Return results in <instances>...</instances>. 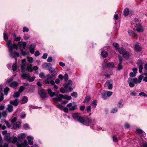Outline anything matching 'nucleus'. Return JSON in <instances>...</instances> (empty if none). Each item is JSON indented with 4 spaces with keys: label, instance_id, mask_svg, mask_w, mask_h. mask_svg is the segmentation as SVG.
Returning <instances> with one entry per match:
<instances>
[{
    "label": "nucleus",
    "instance_id": "18",
    "mask_svg": "<svg viewBox=\"0 0 147 147\" xmlns=\"http://www.w3.org/2000/svg\"><path fill=\"white\" fill-rule=\"evenodd\" d=\"M127 82L129 84V86L131 87H133L135 86L134 78H129L127 80Z\"/></svg>",
    "mask_w": 147,
    "mask_h": 147
},
{
    "label": "nucleus",
    "instance_id": "19",
    "mask_svg": "<svg viewBox=\"0 0 147 147\" xmlns=\"http://www.w3.org/2000/svg\"><path fill=\"white\" fill-rule=\"evenodd\" d=\"M17 138L16 137H11L9 138L7 141L9 142H11L13 143H15L17 141Z\"/></svg>",
    "mask_w": 147,
    "mask_h": 147
},
{
    "label": "nucleus",
    "instance_id": "27",
    "mask_svg": "<svg viewBox=\"0 0 147 147\" xmlns=\"http://www.w3.org/2000/svg\"><path fill=\"white\" fill-rule=\"evenodd\" d=\"M117 51L120 54L122 55H123L126 52L125 49L123 47H121L119 48Z\"/></svg>",
    "mask_w": 147,
    "mask_h": 147
},
{
    "label": "nucleus",
    "instance_id": "28",
    "mask_svg": "<svg viewBox=\"0 0 147 147\" xmlns=\"http://www.w3.org/2000/svg\"><path fill=\"white\" fill-rule=\"evenodd\" d=\"M128 33L131 36H133L135 38H137L138 37L137 35L135 34L132 30H129L128 31Z\"/></svg>",
    "mask_w": 147,
    "mask_h": 147
},
{
    "label": "nucleus",
    "instance_id": "56",
    "mask_svg": "<svg viewBox=\"0 0 147 147\" xmlns=\"http://www.w3.org/2000/svg\"><path fill=\"white\" fill-rule=\"evenodd\" d=\"M86 111L88 112H90L91 111V107L90 106H88L86 107Z\"/></svg>",
    "mask_w": 147,
    "mask_h": 147
},
{
    "label": "nucleus",
    "instance_id": "1",
    "mask_svg": "<svg viewBox=\"0 0 147 147\" xmlns=\"http://www.w3.org/2000/svg\"><path fill=\"white\" fill-rule=\"evenodd\" d=\"M7 46L8 48V51L10 53V56L13 58H15L19 56V53L15 51L18 50V48L16 45L12 44L11 40L8 41L7 43Z\"/></svg>",
    "mask_w": 147,
    "mask_h": 147
},
{
    "label": "nucleus",
    "instance_id": "2",
    "mask_svg": "<svg viewBox=\"0 0 147 147\" xmlns=\"http://www.w3.org/2000/svg\"><path fill=\"white\" fill-rule=\"evenodd\" d=\"M72 115L75 121L79 122L84 125L89 126L91 121V119L89 118L81 117L80 114L79 113H72Z\"/></svg>",
    "mask_w": 147,
    "mask_h": 147
},
{
    "label": "nucleus",
    "instance_id": "59",
    "mask_svg": "<svg viewBox=\"0 0 147 147\" xmlns=\"http://www.w3.org/2000/svg\"><path fill=\"white\" fill-rule=\"evenodd\" d=\"M27 138L28 140H33L34 139V138L33 136H28Z\"/></svg>",
    "mask_w": 147,
    "mask_h": 147
},
{
    "label": "nucleus",
    "instance_id": "40",
    "mask_svg": "<svg viewBox=\"0 0 147 147\" xmlns=\"http://www.w3.org/2000/svg\"><path fill=\"white\" fill-rule=\"evenodd\" d=\"M91 98L90 96H86L84 101V102H88L90 100Z\"/></svg>",
    "mask_w": 147,
    "mask_h": 147
},
{
    "label": "nucleus",
    "instance_id": "36",
    "mask_svg": "<svg viewBox=\"0 0 147 147\" xmlns=\"http://www.w3.org/2000/svg\"><path fill=\"white\" fill-rule=\"evenodd\" d=\"M17 66L18 65L17 63H15L13 64L12 65V68L13 71H15L17 69Z\"/></svg>",
    "mask_w": 147,
    "mask_h": 147
},
{
    "label": "nucleus",
    "instance_id": "53",
    "mask_svg": "<svg viewBox=\"0 0 147 147\" xmlns=\"http://www.w3.org/2000/svg\"><path fill=\"white\" fill-rule=\"evenodd\" d=\"M24 89L25 88L23 86H21L19 88V92L20 93H21L23 91Z\"/></svg>",
    "mask_w": 147,
    "mask_h": 147
},
{
    "label": "nucleus",
    "instance_id": "54",
    "mask_svg": "<svg viewBox=\"0 0 147 147\" xmlns=\"http://www.w3.org/2000/svg\"><path fill=\"white\" fill-rule=\"evenodd\" d=\"M23 127L25 129H27L29 128V126L27 124H24L23 126Z\"/></svg>",
    "mask_w": 147,
    "mask_h": 147
},
{
    "label": "nucleus",
    "instance_id": "31",
    "mask_svg": "<svg viewBox=\"0 0 147 147\" xmlns=\"http://www.w3.org/2000/svg\"><path fill=\"white\" fill-rule=\"evenodd\" d=\"M26 135L24 133H21L19 134L18 136V138L19 139H23L25 138Z\"/></svg>",
    "mask_w": 147,
    "mask_h": 147
},
{
    "label": "nucleus",
    "instance_id": "39",
    "mask_svg": "<svg viewBox=\"0 0 147 147\" xmlns=\"http://www.w3.org/2000/svg\"><path fill=\"white\" fill-rule=\"evenodd\" d=\"M107 95L106 91H103L102 94V98L105 100L106 99L107 96Z\"/></svg>",
    "mask_w": 147,
    "mask_h": 147
},
{
    "label": "nucleus",
    "instance_id": "14",
    "mask_svg": "<svg viewBox=\"0 0 147 147\" xmlns=\"http://www.w3.org/2000/svg\"><path fill=\"white\" fill-rule=\"evenodd\" d=\"M38 93L42 98L44 99L46 97V94L45 92L44 89H41L39 90Z\"/></svg>",
    "mask_w": 147,
    "mask_h": 147
},
{
    "label": "nucleus",
    "instance_id": "23",
    "mask_svg": "<svg viewBox=\"0 0 147 147\" xmlns=\"http://www.w3.org/2000/svg\"><path fill=\"white\" fill-rule=\"evenodd\" d=\"M136 132L140 134L141 136L144 137L146 134L142 130L140 129H136Z\"/></svg>",
    "mask_w": 147,
    "mask_h": 147
},
{
    "label": "nucleus",
    "instance_id": "50",
    "mask_svg": "<svg viewBox=\"0 0 147 147\" xmlns=\"http://www.w3.org/2000/svg\"><path fill=\"white\" fill-rule=\"evenodd\" d=\"M117 109L116 107H115L111 111V112L113 113H115L117 111Z\"/></svg>",
    "mask_w": 147,
    "mask_h": 147
},
{
    "label": "nucleus",
    "instance_id": "22",
    "mask_svg": "<svg viewBox=\"0 0 147 147\" xmlns=\"http://www.w3.org/2000/svg\"><path fill=\"white\" fill-rule=\"evenodd\" d=\"M10 103L15 106L18 105V101L17 99H15L14 100H11L10 102Z\"/></svg>",
    "mask_w": 147,
    "mask_h": 147
},
{
    "label": "nucleus",
    "instance_id": "29",
    "mask_svg": "<svg viewBox=\"0 0 147 147\" xmlns=\"http://www.w3.org/2000/svg\"><path fill=\"white\" fill-rule=\"evenodd\" d=\"M13 107L11 105L9 104L8 105V107L6 109V110L7 111L9 112H12L13 111Z\"/></svg>",
    "mask_w": 147,
    "mask_h": 147
},
{
    "label": "nucleus",
    "instance_id": "32",
    "mask_svg": "<svg viewBox=\"0 0 147 147\" xmlns=\"http://www.w3.org/2000/svg\"><path fill=\"white\" fill-rule=\"evenodd\" d=\"M107 66L109 68H112L114 67V65L112 62H109L106 64Z\"/></svg>",
    "mask_w": 147,
    "mask_h": 147
},
{
    "label": "nucleus",
    "instance_id": "34",
    "mask_svg": "<svg viewBox=\"0 0 147 147\" xmlns=\"http://www.w3.org/2000/svg\"><path fill=\"white\" fill-rule=\"evenodd\" d=\"M28 101V98L26 96L23 97V98L21 100L20 103L21 104H24Z\"/></svg>",
    "mask_w": 147,
    "mask_h": 147
},
{
    "label": "nucleus",
    "instance_id": "64",
    "mask_svg": "<svg viewBox=\"0 0 147 147\" xmlns=\"http://www.w3.org/2000/svg\"><path fill=\"white\" fill-rule=\"evenodd\" d=\"M141 147H147V143H143L142 145L141 146Z\"/></svg>",
    "mask_w": 147,
    "mask_h": 147
},
{
    "label": "nucleus",
    "instance_id": "13",
    "mask_svg": "<svg viewBox=\"0 0 147 147\" xmlns=\"http://www.w3.org/2000/svg\"><path fill=\"white\" fill-rule=\"evenodd\" d=\"M143 78V77L142 75H140L138 76V78H134V83L135 84L140 83L141 82Z\"/></svg>",
    "mask_w": 147,
    "mask_h": 147
},
{
    "label": "nucleus",
    "instance_id": "15",
    "mask_svg": "<svg viewBox=\"0 0 147 147\" xmlns=\"http://www.w3.org/2000/svg\"><path fill=\"white\" fill-rule=\"evenodd\" d=\"M122 57L120 56H119V64L118 65V69L119 70H121L123 68V66L122 65Z\"/></svg>",
    "mask_w": 147,
    "mask_h": 147
},
{
    "label": "nucleus",
    "instance_id": "38",
    "mask_svg": "<svg viewBox=\"0 0 147 147\" xmlns=\"http://www.w3.org/2000/svg\"><path fill=\"white\" fill-rule=\"evenodd\" d=\"M113 46L115 47V49L117 51L119 49V44L117 42H114L113 44Z\"/></svg>",
    "mask_w": 147,
    "mask_h": 147
},
{
    "label": "nucleus",
    "instance_id": "8",
    "mask_svg": "<svg viewBox=\"0 0 147 147\" xmlns=\"http://www.w3.org/2000/svg\"><path fill=\"white\" fill-rule=\"evenodd\" d=\"M26 65V59H22L21 65V72L22 73H24L25 71V68Z\"/></svg>",
    "mask_w": 147,
    "mask_h": 147
},
{
    "label": "nucleus",
    "instance_id": "25",
    "mask_svg": "<svg viewBox=\"0 0 147 147\" xmlns=\"http://www.w3.org/2000/svg\"><path fill=\"white\" fill-rule=\"evenodd\" d=\"M35 46L33 44H31L29 47L30 52V53L33 54L34 52Z\"/></svg>",
    "mask_w": 147,
    "mask_h": 147
},
{
    "label": "nucleus",
    "instance_id": "42",
    "mask_svg": "<svg viewBox=\"0 0 147 147\" xmlns=\"http://www.w3.org/2000/svg\"><path fill=\"white\" fill-rule=\"evenodd\" d=\"M20 93L19 92H14L13 96L14 97H18L20 96Z\"/></svg>",
    "mask_w": 147,
    "mask_h": 147
},
{
    "label": "nucleus",
    "instance_id": "37",
    "mask_svg": "<svg viewBox=\"0 0 147 147\" xmlns=\"http://www.w3.org/2000/svg\"><path fill=\"white\" fill-rule=\"evenodd\" d=\"M129 10L128 8H126L125 9L123 12L124 15L125 16H127L129 13Z\"/></svg>",
    "mask_w": 147,
    "mask_h": 147
},
{
    "label": "nucleus",
    "instance_id": "61",
    "mask_svg": "<svg viewBox=\"0 0 147 147\" xmlns=\"http://www.w3.org/2000/svg\"><path fill=\"white\" fill-rule=\"evenodd\" d=\"M2 115L4 117H5L7 115L6 112L5 111L3 112L2 113Z\"/></svg>",
    "mask_w": 147,
    "mask_h": 147
},
{
    "label": "nucleus",
    "instance_id": "58",
    "mask_svg": "<svg viewBox=\"0 0 147 147\" xmlns=\"http://www.w3.org/2000/svg\"><path fill=\"white\" fill-rule=\"evenodd\" d=\"M85 108V106L84 105L81 106L80 107V111H84Z\"/></svg>",
    "mask_w": 147,
    "mask_h": 147
},
{
    "label": "nucleus",
    "instance_id": "45",
    "mask_svg": "<svg viewBox=\"0 0 147 147\" xmlns=\"http://www.w3.org/2000/svg\"><path fill=\"white\" fill-rule=\"evenodd\" d=\"M9 89L8 87L5 88L4 90V93L6 95H7Z\"/></svg>",
    "mask_w": 147,
    "mask_h": 147
},
{
    "label": "nucleus",
    "instance_id": "46",
    "mask_svg": "<svg viewBox=\"0 0 147 147\" xmlns=\"http://www.w3.org/2000/svg\"><path fill=\"white\" fill-rule=\"evenodd\" d=\"M56 106L57 107L61 110H62L63 109V107L60 104H57Z\"/></svg>",
    "mask_w": 147,
    "mask_h": 147
},
{
    "label": "nucleus",
    "instance_id": "21",
    "mask_svg": "<svg viewBox=\"0 0 147 147\" xmlns=\"http://www.w3.org/2000/svg\"><path fill=\"white\" fill-rule=\"evenodd\" d=\"M32 64L29 63H28L27 65V67L25 68V71H27L29 72H32Z\"/></svg>",
    "mask_w": 147,
    "mask_h": 147
},
{
    "label": "nucleus",
    "instance_id": "43",
    "mask_svg": "<svg viewBox=\"0 0 147 147\" xmlns=\"http://www.w3.org/2000/svg\"><path fill=\"white\" fill-rule=\"evenodd\" d=\"M33 59L32 57H30L27 58V61L29 63L31 64L33 61Z\"/></svg>",
    "mask_w": 147,
    "mask_h": 147
},
{
    "label": "nucleus",
    "instance_id": "26",
    "mask_svg": "<svg viewBox=\"0 0 147 147\" xmlns=\"http://www.w3.org/2000/svg\"><path fill=\"white\" fill-rule=\"evenodd\" d=\"M26 43L25 42H19L18 45L20 47H22L23 49H25L26 47Z\"/></svg>",
    "mask_w": 147,
    "mask_h": 147
},
{
    "label": "nucleus",
    "instance_id": "11",
    "mask_svg": "<svg viewBox=\"0 0 147 147\" xmlns=\"http://www.w3.org/2000/svg\"><path fill=\"white\" fill-rule=\"evenodd\" d=\"M137 65L139 67V72L141 73L142 72V69H143V63L142 60L139 59V60L137 63Z\"/></svg>",
    "mask_w": 147,
    "mask_h": 147
},
{
    "label": "nucleus",
    "instance_id": "17",
    "mask_svg": "<svg viewBox=\"0 0 147 147\" xmlns=\"http://www.w3.org/2000/svg\"><path fill=\"white\" fill-rule=\"evenodd\" d=\"M136 31L138 32H142L143 30L142 26L140 24H136L134 26Z\"/></svg>",
    "mask_w": 147,
    "mask_h": 147
},
{
    "label": "nucleus",
    "instance_id": "47",
    "mask_svg": "<svg viewBox=\"0 0 147 147\" xmlns=\"http://www.w3.org/2000/svg\"><path fill=\"white\" fill-rule=\"evenodd\" d=\"M106 93L108 97H110L113 94L112 92L110 91H106Z\"/></svg>",
    "mask_w": 147,
    "mask_h": 147
},
{
    "label": "nucleus",
    "instance_id": "9",
    "mask_svg": "<svg viewBox=\"0 0 147 147\" xmlns=\"http://www.w3.org/2000/svg\"><path fill=\"white\" fill-rule=\"evenodd\" d=\"M72 84V83L71 81L69 80L67 83L65 84L64 86L65 89H68L70 91L72 90V88L71 87Z\"/></svg>",
    "mask_w": 147,
    "mask_h": 147
},
{
    "label": "nucleus",
    "instance_id": "5",
    "mask_svg": "<svg viewBox=\"0 0 147 147\" xmlns=\"http://www.w3.org/2000/svg\"><path fill=\"white\" fill-rule=\"evenodd\" d=\"M13 78L12 77L8 79L7 80V82L9 85L11 87L16 88L18 86L19 83L16 81H13Z\"/></svg>",
    "mask_w": 147,
    "mask_h": 147
},
{
    "label": "nucleus",
    "instance_id": "57",
    "mask_svg": "<svg viewBox=\"0 0 147 147\" xmlns=\"http://www.w3.org/2000/svg\"><path fill=\"white\" fill-rule=\"evenodd\" d=\"M30 36L28 35H24V38L25 40H27L28 39L30 38Z\"/></svg>",
    "mask_w": 147,
    "mask_h": 147
},
{
    "label": "nucleus",
    "instance_id": "30",
    "mask_svg": "<svg viewBox=\"0 0 147 147\" xmlns=\"http://www.w3.org/2000/svg\"><path fill=\"white\" fill-rule=\"evenodd\" d=\"M123 55L124 58L126 59H128L130 56L129 53L127 51L125 53H124Z\"/></svg>",
    "mask_w": 147,
    "mask_h": 147
},
{
    "label": "nucleus",
    "instance_id": "24",
    "mask_svg": "<svg viewBox=\"0 0 147 147\" xmlns=\"http://www.w3.org/2000/svg\"><path fill=\"white\" fill-rule=\"evenodd\" d=\"M21 123L18 121L15 123L13 125V128L15 129H18L20 126Z\"/></svg>",
    "mask_w": 147,
    "mask_h": 147
},
{
    "label": "nucleus",
    "instance_id": "49",
    "mask_svg": "<svg viewBox=\"0 0 147 147\" xmlns=\"http://www.w3.org/2000/svg\"><path fill=\"white\" fill-rule=\"evenodd\" d=\"M4 40L6 41H7L8 39V37L7 35L5 33H4Z\"/></svg>",
    "mask_w": 147,
    "mask_h": 147
},
{
    "label": "nucleus",
    "instance_id": "41",
    "mask_svg": "<svg viewBox=\"0 0 147 147\" xmlns=\"http://www.w3.org/2000/svg\"><path fill=\"white\" fill-rule=\"evenodd\" d=\"M97 102L96 100H94L91 103V105L93 106L94 108H95L96 106Z\"/></svg>",
    "mask_w": 147,
    "mask_h": 147
},
{
    "label": "nucleus",
    "instance_id": "63",
    "mask_svg": "<svg viewBox=\"0 0 147 147\" xmlns=\"http://www.w3.org/2000/svg\"><path fill=\"white\" fill-rule=\"evenodd\" d=\"M40 55V53L38 51H36L35 54L34 55L36 57H37L38 56H39Z\"/></svg>",
    "mask_w": 147,
    "mask_h": 147
},
{
    "label": "nucleus",
    "instance_id": "48",
    "mask_svg": "<svg viewBox=\"0 0 147 147\" xmlns=\"http://www.w3.org/2000/svg\"><path fill=\"white\" fill-rule=\"evenodd\" d=\"M71 96L72 97H74L76 98L77 97V94L76 92H72L71 94Z\"/></svg>",
    "mask_w": 147,
    "mask_h": 147
},
{
    "label": "nucleus",
    "instance_id": "6",
    "mask_svg": "<svg viewBox=\"0 0 147 147\" xmlns=\"http://www.w3.org/2000/svg\"><path fill=\"white\" fill-rule=\"evenodd\" d=\"M42 67L44 69L48 70L49 72H51V70L53 69L51 64L50 63H44L42 64Z\"/></svg>",
    "mask_w": 147,
    "mask_h": 147
},
{
    "label": "nucleus",
    "instance_id": "62",
    "mask_svg": "<svg viewBox=\"0 0 147 147\" xmlns=\"http://www.w3.org/2000/svg\"><path fill=\"white\" fill-rule=\"evenodd\" d=\"M28 29L26 27H24L23 28V32H28Z\"/></svg>",
    "mask_w": 147,
    "mask_h": 147
},
{
    "label": "nucleus",
    "instance_id": "33",
    "mask_svg": "<svg viewBox=\"0 0 147 147\" xmlns=\"http://www.w3.org/2000/svg\"><path fill=\"white\" fill-rule=\"evenodd\" d=\"M48 93L51 97H53L55 95V93L54 92L52 91L51 89L49 88L48 89Z\"/></svg>",
    "mask_w": 147,
    "mask_h": 147
},
{
    "label": "nucleus",
    "instance_id": "55",
    "mask_svg": "<svg viewBox=\"0 0 147 147\" xmlns=\"http://www.w3.org/2000/svg\"><path fill=\"white\" fill-rule=\"evenodd\" d=\"M136 76V74L135 73L133 72H130L129 74V76L131 77H135Z\"/></svg>",
    "mask_w": 147,
    "mask_h": 147
},
{
    "label": "nucleus",
    "instance_id": "60",
    "mask_svg": "<svg viewBox=\"0 0 147 147\" xmlns=\"http://www.w3.org/2000/svg\"><path fill=\"white\" fill-rule=\"evenodd\" d=\"M113 141L114 142H118V139L117 137L115 136H113Z\"/></svg>",
    "mask_w": 147,
    "mask_h": 147
},
{
    "label": "nucleus",
    "instance_id": "4",
    "mask_svg": "<svg viewBox=\"0 0 147 147\" xmlns=\"http://www.w3.org/2000/svg\"><path fill=\"white\" fill-rule=\"evenodd\" d=\"M21 74V77L23 79H26L30 82H32L35 78V76H33L30 78V75L29 73H22Z\"/></svg>",
    "mask_w": 147,
    "mask_h": 147
},
{
    "label": "nucleus",
    "instance_id": "20",
    "mask_svg": "<svg viewBox=\"0 0 147 147\" xmlns=\"http://www.w3.org/2000/svg\"><path fill=\"white\" fill-rule=\"evenodd\" d=\"M134 49L136 51H140L141 50V48L139 45V43L138 42L135 43L134 46Z\"/></svg>",
    "mask_w": 147,
    "mask_h": 147
},
{
    "label": "nucleus",
    "instance_id": "52",
    "mask_svg": "<svg viewBox=\"0 0 147 147\" xmlns=\"http://www.w3.org/2000/svg\"><path fill=\"white\" fill-rule=\"evenodd\" d=\"M139 96H144L146 97L147 96L146 94L143 92H140L139 94Z\"/></svg>",
    "mask_w": 147,
    "mask_h": 147
},
{
    "label": "nucleus",
    "instance_id": "10",
    "mask_svg": "<svg viewBox=\"0 0 147 147\" xmlns=\"http://www.w3.org/2000/svg\"><path fill=\"white\" fill-rule=\"evenodd\" d=\"M16 146L17 147H29L26 140H25L24 142L21 144L18 142L16 143Z\"/></svg>",
    "mask_w": 147,
    "mask_h": 147
},
{
    "label": "nucleus",
    "instance_id": "44",
    "mask_svg": "<svg viewBox=\"0 0 147 147\" xmlns=\"http://www.w3.org/2000/svg\"><path fill=\"white\" fill-rule=\"evenodd\" d=\"M122 102H123L122 99H120L119 100V101L118 102V106L119 107H120V108L122 107L123 106V104H122Z\"/></svg>",
    "mask_w": 147,
    "mask_h": 147
},
{
    "label": "nucleus",
    "instance_id": "16",
    "mask_svg": "<svg viewBox=\"0 0 147 147\" xmlns=\"http://www.w3.org/2000/svg\"><path fill=\"white\" fill-rule=\"evenodd\" d=\"M44 82L45 84H49L50 83L52 85L55 84V82L54 81L52 80L51 78L49 77H47V78L45 80Z\"/></svg>",
    "mask_w": 147,
    "mask_h": 147
},
{
    "label": "nucleus",
    "instance_id": "12",
    "mask_svg": "<svg viewBox=\"0 0 147 147\" xmlns=\"http://www.w3.org/2000/svg\"><path fill=\"white\" fill-rule=\"evenodd\" d=\"M67 107L69 108L70 111H74L77 109V105H72V103H70L67 105Z\"/></svg>",
    "mask_w": 147,
    "mask_h": 147
},
{
    "label": "nucleus",
    "instance_id": "3",
    "mask_svg": "<svg viewBox=\"0 0 147 147\" xmlns=\"http://www.w3.org/2000/svg\"><path fill=\"white\" fill-rule=\"evenodd\" d=\"M71 98V97L70 96H68L67 95H64L63 94H60L57 97L53 98V100L54 101H59V102H61L63 99H66L68 100H70Z\"/></svg>",
    "mask_w": 147,
    "mask_h": 147
},
{
    "label": "nucleus",
    "instance_id": "35",
    "mask_svg": "<svg viewBox=\"0 0 147 147\" xmlns=\"http://www.w3.org/2000/svg\"><path fill=\"white\" fill-rule=\"evenodd\" d=\"M101 55L102 57L105 58L107 57L108 53L106 51H104L101 52Z\"/></svg>",
    "mask_w": 147,
    "mask_h": 147
},
{
    "label": "nucleus",
    "instance_id": "7",
    "mask_svg": "<svg viewBox=\"0 0 147 147\" xmlns=\"http://www.w3.org/2000/svg\"><path fill=\"white\" fill-rule=\"evenodd\" d=\"M57 69L56 68L55 69H53L51 70V72H50L52 73V74H48L47 75V77H49L51 79L54 78L55 75L57 74Z\"/></svg>",
    "mask_w": 147,
    "mask_h": 147
},
{
    "label": "nucleus",
    "instance_id": "51",
    "mask_svg": "<svg viewBox=\"0 0 147 147\" xmlns=\"http://www.w3.org/2000/svg\"><path fill=\"white\" fill-rule=\"evenodd\" d=\"M26 115L24 112H22L20 115V117L21 118L24 119L25 118Z\"/></svg>",
    "mask_w": 147,
    "mask_h": 147
}]
</instances>
